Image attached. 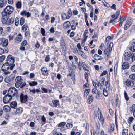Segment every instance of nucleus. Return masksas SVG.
Instances as JSON below:
<instances>
[{
  "mask_svg": "<svg viewBox=\"0 0 135 135\" xmlns=\"http://www.w3.org/2000/svg\"><path fill=\"white\" fill-rule=\"evenodd\" d=\"M120 11L119 10H117L116 13L111 16V17L113 19L110 20L109 22V23H112L114 24L119 21L120 20V22L123 23L126 18V17H124L123 18L121 17L120 14Z\"/></svg>",
  "mask_w": 135,
  "mask_h": 135,
  "instance_id": "1",
  "label": "nucleus"
},
{
  "mask_svg": "<svg viewBox=\"0 0 135 135\" xmlns=\"http://www.w3.org/2000/svg\"><path fill=\"white\" fill-rule=\"evenodd\" d=\"M7 63L11 66L10 67V69L12 70L14 67V59L13 56L11 55H9L7 59Z\"/></svg>",
  "mask_w": 135,
  "mask_h": 135,
  "instance_id": "2",
  "label": "nucleus"
},
{
  "mask_svg": "<svg viewBox=\"0 0 135 135\" xmlns=\"http://www.w3.org/2000/svg\"><path fill=\"white\" fill-rule=\"evenodd\" d=\"M18 91L17 89L14 87H11L9 89L8 93L11 97L17 96Z\"/></svg>",
  "mask_w": 135,
  "mask_h": 135,
  "instance_id": "3",
  "label": "nucleus"
},
{
  "mask_svg": "<svg viewBox=\"0 0 135 135\" xmlns=\"http://www.w3.org/2000/svg\"><path fill=\"white\" fill-rule=\"evenodd\" d=\"M11 66L7 62L4 64L2 67V70L4 72V74H8L10 73V72L8 71L7 70L10 69V67Z\"/></svg>",
  "mask_w": 135,
  "mask_h": 135,
  "instance_id": "4",
  "label": "nucleus"
},
{
  "mask_svg": "<svg viewBox=\"0 0 135 135\" xmlns=\"http://www.w3.org/2000/svg\"><path fill=\"white\" fill-rule=\"evenodd\" d=\"M9 15L3 11L2 13V21L3 23H5L9 17Z\"/></svg>",
  "mask_w": 135,
  "mask_h": 135,
  "instance_id": "5",
  "label": "nucleus"
},
{
  "mask_svg": "<svg viewBox=\"0 0 135 135\" xmlns=\"http://www.w3.org/2000/svg\"><path fill=\"white\" fill-rule=\"evenodd\" d=\"M13 7L9 5L7 6L3 11L9 15L13 12Z\"/></svg>",
  "mask_w": 135,
  "mask_h": 135,
  "instance_id": "6",
  "label": "nucleus"
},
{
  "mask_svg": "<svg viewBox=\"0 0 135 135\" xmlns=\"http://www.w3.org/2000/svg\"><path fill=\"white\" fill-rule=\"evenodd\" d=\"M123 58L126 60L128 61L131 59L132 61L133 62L132 56L130 53L129 54L128 52L125 53L124 55Z\"/></svg>",
  "mask_w": 135,
  "mask_h": 135,
  "instance_id": "7",
  "label": "nucleus"
},
{
  "mask_svg": "<svg viewBox=\"0 0 135 135\" xmlns=\"http://www.w3.org/2000/svg\"><path fill=\"white\" fill-rule=\"evenodd\" d=\"M12 97L8 94H7L3 98V101L4 103L9 102L12 99Z\"/></svg>",
  "mask_w": 135,
  "mask_h": 135,
  "instance_id": "8",
  "label": "nucleus"
},
{
  "mask_svg": "<svg viewBox=\"0 0 135 135\" xmlns=\"http://www.w3.org/2000/svg\"><path fill=\"white\" fill-rule=\"evenodd\" d=\"M1 44L3 47L7 46L8 44V40L3 38H0V44Z\"/></svg>",
  "mask_w": 135,
  "mask_h": 135,
  "instance_id": "9",
  "label": "nucleus"
},
{
  "mask_svg": "<svg viewBox=\"0 0 135 135\" xmlns=\"http://www.w3.org/2000/svg\"><path fill=\"white\" fill-rule=\"evenodd\" d=\"M28 97L27 95H24L23 93H21L20 98L21 103H23L26 102L28 100Z\"/></svg>",
  "mask_w": 135,
  "mask_h": 135,
  "instance_id": "10",
  "label": "nucleus"
},
{
  "mask_svg": "<svg viewBox=\"0 0 135 135\" xmlns=\"http://www.w3.org/2000/svg\"><path fill=\"white\" fill-rule=\"evenodd\" d=\"M26 85V83L25 82H17L15 84V86L17 88L20 87L21 88H22L25 87Z\"/></svg>",
  "mask_w": 135,
  "mask_h": 135,
  "instance_id": "11",
  "label": "nucleus"
},
{
  "mask_svg": "<svg viewBox=\"0 0 135 135\" xmlns=\"http://www.w3.org/2000/svg\"><path fill=\"white\" fill-rule=\"evenodd\" d=\"M110 50L108 48L105 49L104 51V54L105 55V58L106 60H107L108 58L109 54L111 52Z\"/></svg>",
  "mask_w": 135,
  "mask_h": 135,
  "instance_id": "12",
  "label": "nucleus"
},
{
  "mask_svg": "<svg viewBox=\"0 0 135 135\" xmlns=\"http://www.w3.org/2000/svg\"><path fill=\"white\" fill-rule=\"evenodd\" d=\"M131 24V20H128L126 21L124 27V29L125 30L127 29L130 27Z\"/></svg>",
  "mask_w": 135,
  "mask_h": 135,
  "instance_id": "13",
  "label": "nucleus"
},
{
  "mask_svg": "<svg viewBox=\"0 0 135 135\" xmlns=\"http://www.w3.org/2000/svg\"><path fill=\"white\" fill-rule=\"evenodd\" d=\"M129 67V65L127 62H124L122 65V69L123 70L128 69Z\"/></svg>",
  "mask_w": 135,
  "mask_h": 135,
  "instance_id": "14",
  "label": "nucleus"
},
{
  "mask_svg": "<svg viewBox=\"0 0 135 135\" xmlns=\"http://www.w3.org/2000/svg\"><path fill=\"white\" fill-rule=\"evenodd\" d=\"M23 111V109L21 107H20L17 109L16 111L13 114V115H16L17 114H20Z\"/></svg>",
  "mask_w": 135,
  "mask_h": 135,
  "instance_id": "15",
  "label": "nucleus"
},
{
  "mask_svg": "<svg viewBox=\"0 0 135 135\" xmlns=\"http://www.w3.org/2000/svg\"><path fill=\"white\" fill-rule=\"evenodd\" d=\"M42 74L44 75H47L48 74V71L47 69L45 67H43L41 69Z\"/></svg>",
  "mask_w": 135,
  "mask_h": 135,
  "instance_id": "16",
  "label": "nucleus"
},
{
  "mask_svg": "<svg viewBox=\"0 0 135 135\" xmlns=\"http://www.w3.org/2000/svg\"><path fill=\"white\" fill-rule=\"evenodd\" d=\"M71 26L70 22L67 21L65 22L63 24V27L64 29H67L69 28Z\"/></svg>",
  "mask_w": 135,
  "mask_h": 135,
  "instance_id": "17",
  "label": "nucleus"
},
{
  "mask_svg": "<svg viewBox=\"0 0 135 135\" xmlns=\"http://www.w3.org/2000/svg\"><path fill=\"white\" fill-rule=\"evenodd\" d=\"M10 105L12 108L16 109L17 106V102L15 101L12 102L10 103Z\"/></svg>",
  "mask_w": 135,
  "mask_h": 135,
  "instance_id": "18",
  "label": "nucleus"
},
{
  "mask_svg": "<svg viewBox=\"0 0 135 135\" xmlns=\"http://www.w3.org/2000/svg\"><path fill=\"white\" fill-rule=\"evenodd\" d=\"M22 37L21 34H19L15 39V42H20L22 40Z\"/></svg>",
  "mask_w": 135,
  "mask_h": 135,
  "instance_id": "19",
  "label": "nucleus"
},
{
  "mask_svg": "<svg viewBox=\"0 0 135 135\" xmlns=\"http://www.w3.org/2000/svg\"><path fill=\"white\" fill-rule=\"evenodd\" d=\"M14 22V19L13 18H11L7 19L5 23L10 25L13 23Z\"/></svg>",
  "mask_w": 135,
  "mask_h": 135,
  "instance_id": "20",
  "label": "nucleus"
},
{
  "mask_svg": "<svg viewBox=\"0 0 135 135\" xmlns=\"http://www.w3.org/2000/svg\"><path fill=\"white\" fill-rule=\"evenodd\" d=\"M129 78L131 81L132 83L134 84V81L135 80V74H133L129 76Z\"/></svg>",
  "mask_w": 135,
  "mask_h": 135,
  "instance_id": "21",
  "label": "nucleus"
},
{
  "mask_svg": "<svg viewBox=\"0 0 135 135\" xmlns=\"http://www.w3.org/2000/svg\"><path fill=\"white\" fill-rule=\"evenodd\" d=\"M3 110L6 112H9L11 109L10 107L8 105H6L3 108Z\"/></svg>",
  "mask_w": 135,
  "mask_h": 135,
  "instance_id": "22",
  "label": "nucleus"
},
{
  "mask_svg": "<svg viewBox=\"0 0 135 135\" xmlns=\"http://www.w3.org/2000/svg\"><path fill=\"white\" fill-rule=\"evenodd\" d=\"M62 17L63 20H64L66 19H69V16H68L67 14L65 13H62L61 15Z\"/></svg>",
  "mask_w": 135,
  "mask_h": 135,
  "instance_id": "23",
  "label": "nucleus"
},
{
  "mask_svg": "<svg viewBox=\"0 0 135 135\" xmlns=\"http://www.w3.org/2000/svg\"><path fill=\"white\" fill-rule=\"evenodd\" d=\"M129 48L130 50L132 51L135 52V42H133L132 46Z\"/></svg>",
  "mask_w": 135,
  "mask_h": 135,
  "instance_id": "24",
  "label": "nucleus"
},
{
  "mask_svg": "<svg viewBox=\"0 0 135 135\" xmlns=\"http://www.w3.org/2000/svg\"><path fill=\"white\" fill-rule=\"evenodd\" d=\"M94 98L92 95L89 96L88 100V103L90 104L93 101Z\"/></svg>",
  "mask_w": 135,
  "mask_h": 135,
  "instance_id": "25",
  "label": "nucleus"
},
{
  "mask_svg": "<svg viewBox=\"0 0 135 135\" xmlns=\"http://www.w3.org/2000/svg\"><path fill=\"white\" fill-rule=\"evenodd\" d=\"M53 105L54 107H56L59 104V101L58 100H55L52 101Z\"/></svg>",
  "mask_w": 135,
  "mask_h": 135,
  "instance_id": "26",
  "label": "nucleus"
},
{
  "mask_svg": "<svg viewBox=\"0 0 135 135\" xmlns=\"http://www.w3.org/2000/svg\"><path fill=\"white\" fill-rule=\"evenodd\" d=\"M90 90L89 89H85L84 92V96L86 98L89 93L90 91Z\"/></svg>",
  "mask_w": 135,
  "mask_h": 135,
  "instance_id": "27",
  "label": "nucleus"
},
{
  "mask_svg": "<svg viewBox=\"0 0 135 135\" xmlns=\"http://www.w3.org/2000/svg\"><path fill=\"white\" fill-rule=\"evenodd\" d=\"M98 118L100 121H101V112L100 109L99 108H98Z\"/></svg>",
  "mask_w": 135,
  "mask_h": 135,
  "instance_id": "28",
  "label": "nucleus"
},
{
  "mask_svg": "<svg viewBox=\"0 0 135 135\" xmlns=\"http://www.w3.org/2000/svg\"><path fill=\"white\" fill-rule=\"evenodd\" d=\"M6 2V0H0V7L2 8Z\"/></svg>",
  "mask_w": 135,
  "mask_h": 135,
  "instance_id": "29",
  "label": "nucleus"
},
{
  "mask_svg": "<svg viewBox=\"0 0 135 135\" xmlns=\"http://www.w3.org/2000/svg\"><path fill=\"white\" fill-rule=\"evenodd\" d=\"M94 59L96 60H101V57L100 56L98 55L97 54H95V55L94 56Z\"/></svg>",
  "mask_w": 135,
  "mask_h": 135,
  "instance_id": "30",
  "label": "nucleus"
},
{
  "mask_svg": "<svg viewBox=\"0 0 135 135\" xmlns=\"http://www.w3.org/2000/svg\"><path fill=\"white\" fill-rule=\"evenodd\" d=\"M16 6L18 9L21 8L22 7L21 2L19 1H18L16 3Z\"/></svg>",
  "mask_w": 135,
  "mask_h": 135,
  "instance_id": "31",
  "label": "nucleus"
},
{
  "mask_svg": "<svg viewBox=\"0 0 135 135\" xmlns=\"http://www.w3.org/2000/svg\"><path fill=\"white\" fill-rule=\"evenodd\" d=\"M15 80L16 82L20 81L21 82L22 81L23 79L20 76H18L16 78Z\"/></svg>",
  "mask_w": 135,
  "mask_h": 135,
  "instance_id": "32",
  "label": "nucleus"
},
{
  "mask_svg": "<svg viewBox=\"0 0 135 135\" xmlns=\"http://www.w3.org/2000/svg\"><path fill=\"white\" fill-rule=\"evenodd\" d=\"M82 67L85 70L88 71L87 69V66L84 62H83L82 63Z\"/></svg>",
  "mask_w": 135,
  "mask_h": 135,
  "instance_id": "33",
  "label": "nucleus"
},
{
  "mask_svg": "<svg viewBox=\"0 0 135 135\" xmlns=\"http://www.w3.org/2000/svg\"><path fill=\"white\" fill-rule=\"evenodd\" d=\"M122 135H128V131L127 129H124L122 133Z\"/></svg>",
  "mask_w": 135,
  "mask_h": 135,
  "instance_id": "34",
  "label": "nucleus"
},
{
  "mask_svg": "<svg viewBox=\"0 0 135 135\" xmlns=\"http://www.w3.org/2000/svg\"><path fill=\"white\" fill-rule=\"evenodd\" d=\"M11 78L9 77H6L4 79L5 81L7 83H9L11 80Z\"/></svg>",
  "mask_w": 135,
  "mask_h": 135,
  "instance_id": "35",
  "label": "nucleus"
},
{
  "mask_svg": "<svg viewBox=\"0 0 135 135\" xmlns=\"http://www.w3.org/2000/svg\"><path fill=\"white\" fill-rule=\"evenodd\" d=\"M29 85L31 86H33L37 85V82L32 81L29 83Z\"/></svg>",
  "mask_w": 135,
  "mask_h": 135,
  "instance_id": "36",
  "label": "nucleus"
},
{
  "mask_svg": "<svg viewBox=\"0 0 135 135\" xmlns=\"http://www.w3.org/2000/svg\"><path fill=\"white\" fill-rule=\"evenodd\" d=\"M93 40L91 41L89 44V45L90 48H92L94 47L95 46V45L94 44H93Z\"/></svg>",
  "mask_w": 135,
  "mask_h": 135,
  "instance_id": "37",
  "label": "nucleus"
},
{
  "mask_svg": "<svg viewBox=\"0 0 135 135\" xmlns=\"http://www.w3.org/2000/svg\"><path fill=\"white\" fill-rule=\"evenodd\" d=\"M131 112H135V104H133L130 107Z\"/></svg>",
  "mask_w": 135,
  "mask_h": 135,
  "instance_id": "38",
  "label": "nucleus"
},
{
  "mask_svg": "<svg viewBox=\"0 0 135 135\" xmlns=\"http://www.w3.org/2000/svg\"><path fill=\"white\" fill-rule=\"evenodd\" d=\"M126 83V85L127 86L129 87L131 85V82L130 80L128 79L127 80Z\"/></svg>",
  "mask_w": 135,
  "mask_h": 135,
  "instance_id": "39",
  "label": "nucleus"
},
{
  "mask_svg": "<svg viewBox=\"0 0 135 135\" xmlns=\"http://www.w3.org/2000/svg\"><path fill=\"white\" fill-rule=\"evenodd\" d=\"M103 94L105 96H107L108 95V93L104 88H103Z\"/></svg>",
  "mask_w": 135,
  "mask_h": 135,
  "instance_id": "40",
  "label": "nucleus"
},
{
  "mask_svg": "<svg viewBox=\"0 0 135 135\" xmlns=\"http://www.w3.org/2000/svg\"><path fill=\"white\" fill-rule=\"evenodd\" d=\"M25 22V19L24 18L22 17L21 18L20 21V24L21 25H23Z\"/></svg>",
  "mask_w": 135,
  "mask_h": 135,
  "instance_id": "41",
  "label": "nucleus"
},
{
  "mask_svg": "<svg viewBox=\"0 0 135 135\" xmlns=\"http://www.w3.org/2000/svg\"><path fill=\"white\" fill-rule=\"evenodd\" d=\"M113 38V36H108L107 37V38L106 39V41L107 42L109 41L112 39Z\"/></svg>",
  "mask_w": 135,
  "mask_h": 135,
  "instance_id": "42",
  "label": "nucleus"
},
{
  "mask_svg": "<svg viewBox=\"0 0 135 135\" xmlns=\"http://www.w3.org/2000/svg\"><path fill=\"white\" fill-rule=\"evenodd\" d=\"M66 124L65 123V122H61L58 125V126L59 127H63Z\"/></svg>",
  "mask_w": 135,
  "mask_h": 135,
  "instance_id": "43",
  "label": "nucleus"
},
{
  "mask_svg": "<svg viewBox=\"0 0 135 135\" xmlns=\"http://www.w3.org/2000/svg\"><path fill=\"white\" fill-rule=\"evenodd\" d=\"M27 25H25L22 26V29L23 31H25L27 30Z\"/></svg>",
  "mask_w": 135,
  "mask_h": 135,
  "instance_id": "44",
  "label": "nucleus"
},
{
  "mask_svg": "<svg viewBox=\"0 0 135 135\" xmlns=\"http://www.w3.org/2000/svg\"><path fill=\"white\" fill-rule=\"evenodd\" d=\"M124 95L126 100L127 101H128L129 99V98L127 93L125 91L124 92Z\"/></svg>",
  "mask_w": 135,
  "mask_h": 135,
  "instance_id": "45",
  "label": "nucleus"
},
{
  "mask_svg": "<svg viewBox=\"0 0 135 135\" xmlns=\"http://www.w3.org/2000/svg\"><path fill=\"white\" fill-rule=\"evenodd\" d=\"M5 57L4 55H2L0 57V62L3 61L5 59Z\"/></svg>",
  "mask_w": 135,
  "mask_h": 135,
  "instance_id": "46",
  "label": "nucleus"
},
{
  "mask_svg": "<svg viewBox=\"0 0 135 135\" xmlns=\"http://www.w3.org/2000/svg\"><path fill=\"white\" fill-rule=\"evenodd\" d=\"M66 126L68 128H69L70 127H73V125L72 123V122H71V123H68L66 125Z\"/></svg>",
  "mask_w": 135,
  "mask_h": 135,
  "instance_id": "47",
  "label": "nucleus"
},
{
  "mask_svg": "<svg viewBox=\"0 0 135 135\" xmlns=\"http://www.w3.org/2000/svg\"><path fill=\"white\" fill-rule=\"evenodd\" d=\"M108 23V22L107 21H105L103 22V26L102 27V30L104 28V26H107Z\"/></svg>",
  "mask_w": 135,
  "mask_h": 135,
  "instance_id": "48",
  "label": "nucleus"
},
{
  "mask_svg": "<svg viewBox=\"0 0 135 135\" xmlns=\"http://www.w3.org/2000/svg\"><path fill=\"white\" fill-rule=\"evenodd\" d=\"M41 31L42 35L43 36H44L45 35V29L42 28H41Z\"/></svg>",
  "mask_w": 135,
  "mask_h": 135,
  "instance_id": "49",
  "label": "nucleus"
},
{
  "mask_svg": "<svg viewBox=\"0 0 135 135\" xmlns=\"http://www.w3.org/2000/svg\"><path fill=\"white\" fill-rule=\"evenodd\" d=\"M113 46V43L112 42L110 43L109 45V47L108 48L111 51L112 50V48Z\"/></svg>",
  "mask_w": 135,
  "mask_h": 135,
  "instance_id": "50",
  "label": "nucleus"
},
{
  "mask_svg": "<svg viewBox=\"0 0 135 135\" xmlns=\"http://www.w3.org/2000/svg\"><path fill=\"white\" fill-rule=\"evenodd\" d=\"M67 15L68 16H69V18L71 16L72 13L71 10L70 9H69L68 11V12L67 14Z\"/></svg>",
  "mask_w": 135,
  "mask_h": 135,
  "instance_id": "51",
  "label": "nucleus"
},
{
  "mask_svg": "<svg viewBox=\"0 0 135 135\" xmlns=\"http://www.w3.org/2000/svg\"><path fill=\"white\" fill-rule=\"evenodd\" d=\"M27 43V41L26 40H24L22 43L21 45L22 46H25L26 45Z\"/></svg>",
  "mask_w": 135,
  "mask_h": 135,
  "instance_id": "52",
  "label": "nucleus"
},
{
  "mask_svg": "<svg viewBox=\"0 0 135 135\" xmlns=\"http://www.w3.org/2000/svg\"><path fill=\"white\" fill-rule=\"evenodd\" d=\"M55 19L54 17H52L51 18V22L52 23H53L54 22V21L55 20Z\"/></svg>",
  "mask_w": 135,
  "mask_h": 135,
  "instance_id": "53",
  "label": "nucleus"
},
{
  "mask_svg": "<svg viewBox=\"0 0 135 135\" xmlns=\"http://www.w3.org/2000/svg\"><path fill=\"white\" fill-rule=\"evenodd\" d=\"M114 124H111L110 130L112 131H114Z\"/></svg>",
  "mask_w": 135,
  "mask_h": 135,
  "instance_id": "54",
  "label": "nucleus"
},
{
  "mask_svg": "<svg viewBox=\"0 0 135 135\" xmlns=\"http://www.w3.org/2000/svg\"><path fill=\"white\" fill-rule=\"evenodd\" d=\"M77 47L79 49V50L81 49V48L80 46V43H78L77 44Z\"/></svg>",
  "mask_w": 135,
  "mask_h": 135,
  "instance_id": "55",
  "label": "nucleus"
},
{
  "mask_svg": "<svg viewBox=\"0 0 135 135\" xmlns=\"http://www.w3.org/2000/svg\"><path fill=\"white\" fill-rule=\"evenodd\" d=\"M131 71L133 72H135V65H134L132 66Z\"/></svg>",
  "mask_w": 135,
  "mask_h": 135,
  "instance_id": "56",
  "label": "nucleus"
},
{
  "mask_svg": "<svg viewBox=\"0 0 135 135\" xmlns=\"http://www.w3.org/2000/svg\"><path fill=\"white\" fill-rule=\"evenodd\" d=\"M134 118L133 117H129L128 119L129 123L131 122L133 120Z\"/></svg>",
  "mask_w": 135,
  "mask_h": 135,
  "instance_id": "57",
  "label": "nucleus"
},
{
  "mask_svg": "<svg viewBox=\"0 0 135 135\" xmlns=\"http://www.w3.org/2000/svg\"><path fill=\"white\" fill-rule=\"evenodd\" d=\"M49 55L47 56L45 58V61L46 62L50 60Z\"/></svg>",
  "mask_w": 135,
  "mask_h": 135,
  "instance_id": "58",
  "label": "nucleus"
},
{
  "mask_svg": "<svg viewBox=\"0 0 135 135\" xmlns=\"http://www.w3.org/2000/svg\"><path fill=\"white\" fill-rule=\"evenodd\" d=\"M8 3L10 4H12L14 2L13 0H8Z\"/></svg>",
  "mask_w": 135,
  "mask_h": 135,
  "instance_id": "59",
  "label": "nucleus"
},
{
  "mask_svg": "<svg viewBox=\"0 0 135 135\" xmlns=\"http://www.w3.org/2000/svg\"><path fill=\"white\" fill-rule=\"evenodd\" d=\"M95 83L96 84V85L98 87L100 85H101V84L100 83V82H99L98 80H96V82H95Z\"/></svg>",
  "mask_w": 135,
  "mask_h": 135,
  "instance_id": "60",
  "label": "nucleus"
},
{
  "mask_svg": "<svg viewBox=\"0 0 135 135\" xmlns=\"http://www.w3.org/2000/svg\"><path fill=\"white\" fill-rule=\"evenodd\" d=\"M29 90L30 92L32 93L33 94H34L36 92V90L35 89H33L32 90H31L30 89Z\"/></svg>",
  "mask_w": 135,
  "mask_h": 135,
  "instance_id": "61",
  "label": "nucleus"
},
{
  "mask_svg": "<svg viewBox=\"0 0 135 135\" xmlns=\"http://www.w3.org/2000/svg\"><path fill=\"white\" fill-rule=\"evenodd\" d=\"M107 73V71L106 70L104 71L102 73V76L105 75Z\"/></svg>",
  "mask_w": 135,
  "mask_h": 135,
  "instance_id": "62",
  "label": "nucleus"
},
{
  "mask_svg": "<svg viewBox=\"0 0 135 135\" xmlns=\"http://www.w3.org/2000/svg\"><path fill=\"white\" fill-rule=\"evenodd\" d=\"M75 34V33L74 32H72L70 34V37H73Z\"/></svg>",
  "mask_w": 135,
  "mask_h": 135,
  "instance_id": "63",
  "label": "nucleus"
},
{
  "mask_svg": "<svg viewBox=\"0 0 135 135\" xmlns=\"http://www.w3.org/2000/svg\"><path fill=\"white\" fill-rule=\"evenodd\" d=\"M41 119L43 122H45L46 121V119L44 116H43L42 117Z\"/></svg>",
  "mask_w": 135,
  "mask_h": 135,
  "instance_id": "64",
  "label": "nucleus"
}]
</instances>
